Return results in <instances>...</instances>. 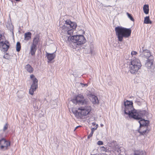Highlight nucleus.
<instances>
[{"mask_svg": "<svg viewBox=\"0 0 155 155\" xmlns=\"http://www.w3.org/2000/svg\"><path fill=\"white\" fill-rule=\"evenodd\" d=\"M142 52L140 54L142 57L146 58L147 59H148V58L149 57L151 58L152 57L150 51L145 49L143 47L142 48Z\"/></svg>", "mask_w": 155, "mask_h": 155, "instance_id": "10", "label": "nucleus"}, {"mask_svg": "<svg viewBox=\"0 0 155 155\" xmlns=\"http://www.w3.org/2000/svg\"><path fill=\"white\" fill-rule=\"evenodd\" d=\"M81 84V86L82 87H84L85 86L87 87V84Z\"/></svg>", "mask_w": 155, "mask_h": 155, "instance_id": "37", "label": "nucleus"}, {"mask_svg": "<svg viewBox=\"0 0 155 155\" xmlns=\"http://www.w3.org/2000/svg\"><path fill=\"white\" fill-rule=\"evenodd\" d=\"M68 26L70 28L75 29L77 25L75 22L71 21V23H70L69 25H68Z\"/></svg>", "mask_w": 155, "mask_h": 155, "instance_id": "20", "label": "nucleus"}, {"mask_svg": "<svg viewBox=\"0 0 155 155\" xmlns=\"http://www.w3.org/2000/svg\"><path fill=\"white\" fill-rule=\"evenodd\" d=\"M8 128V124L7 123H6L4 127V128H3V130L4 131H5V130H6L7 128Z\"/></svg>", "mask_w": 155, "mask_h": 155, "instance_id": "33", "label": "nucleus"}, {"mask_svg": "<svg viewBox=\"0 0 155 155\" xmlns=\"http://www.w3.org/2000/svg\"><path fill=\"white\" fill-rule=\"evenodd\" d=\"M91 101L94 104H97L99 103L97 97L94 95L92 96Z\"/></svg>", "mask_w": 155, "mask_h": 155, "instance_id": "16", "label": "nucleus"}, {"mask_svg": "<svg viewBox=\"0 0 155 155\" xmlns=\"http://www.w3.org/2000/svg\"><path fill=\"white\" fill-rule=\"evenodd\" d=\"M98 127V125L97 124L96 126V127L95 128V127H94V128H92L91 129V131H92V130L93 131V132H94V130H96L97 129V128Z\"/></svg>", "mask_w": 155, "mask_h": 155, "instance_id": "35", "label": "nucleus"}, {"mask_svg": "<svg viewBox=\"0 0 155 155\" xmlns=\"http://www.w3.org/2000/svg\"><path fill=\"white\" fill-rule=\"evenodd\" d=\"M132 101L127 100L124 102V104L125 107L133 106Z\"/></svg>", "mask_w": 155, "mask_h": 155, "instance_id": "17", "label": "nucleus"}, {"mask_svg": "<svg viewBox=\"0 0 155 155\" xmlns=\"http://www.w3.org/2000/svg\"><path fill=\"white\" fill-rule=\"evenodd\" d=\"M71 23V21L70 20H67L65 21V24L66 25V26H68V25H69L70 23Z\"/></svg>", "mask_w": 155, "mask_h": 155, "instance_id": "31", "label": "nucleus"}, {"mask_svg": "<svg viewBox=\"0 0 155 155\" xmlns=\"http://www.w3.org/2000/svg\"><path fill=\"white\" fill-rule=\"evenodd\" d=\"M140 120L138 121L140 124V128H147L149 124V121L143 118L140 119Z\"/></svg>", "mask_w": 155, "mask_h": 155, "instance_id": "11", "label": "nucleus"}, {"mask_svg": "<svg viewBox=\"0 0 155 155\" xmlns=\"http://www.w3.org/2000/svg\"><path fill=\"white\" fill-rule=\"evenodd\" d=\"M3 58L5 59H10V55L8 54L7 53H6L3 56Z\"/></svg>", "mask_w": 155, "mask_h": 155, "instance_id": "30", "label": "nucleus"}, {"mask_svg": "<svg viewBox=\"0 0 155 155\" xmlns=\"http://www.w3.org/2000/svg\"><path fill=\"white\" fill-rule=\"evenodd\" d=\"M31 33L30 32L25 33V39L27 41L30 39L31 38Z\"/></svg>", "mask_w": 155, "mask_h": 155, "instance_id": "21", "label": "nucleus"}, {"mask_svg": "<svg viewBox=\"0 0 155 155\" xmlns=\"http://www.w3.org/2000/svg\"><path fill=\"white\" fill-rule=\"evenodd\" d=\"M10 144V142L6 140L4 138H2L0 140V149L1 150H8Z\"/></svg>", "mask_w": 155, "mask_h": 155, "instance_id": "7", "label": "nucleus"}, {"mask_svg": "<svg viewBox=\"0 0 155 155\" xmlns=\"http://www.w3.org/2000/svg\"><path fill=\"white\" fill-rule=\"evenodd\" d=\"M136 110L134 108L133 106L126 107L124 108V113L128 115L130 118H133L134 116V114Z\"/></svg>", "mask_w": 155, "mask_h": 155, "instance_id": "8", "label": "nucleus"}, {"mask_svg": "<svg viewBox=\"0 0 155 155\" xmlns=\"http://www.w3.org/2000/svg\"><path fill=\"white\" fill-rule=\"evenodd\" d=\"M141 64L140 60L135 58L131 61L130 67V72L132 74H135L141 68Z\"/></svg>", "mask_w": 155, "mask_h": 155, "instance_id": "4", "label": "nucleus"}, {"mask_svg": "<svg viewBox=\"0 0 155 155\" xmlns=\"http://www.w3.org/2000/svg\"><path fill=\"white\" fill-rule=\"evenodd\" d=\"M106 148H105V147L104 146H103L101 147V150L103 151H105Z\"/></svg>", "mask_w": 155, "mask_h": 155, "instance_id": "36", "label": "nucleus"}, {"mask_svg": "<svg viewBox=\"0 0 155 155\" xmlns=\"http://www.w3.org/2000/svg\"><path fill=\"white\" fill-rule=\"evenodd\" d=\"M93 133L94 132H93V131L92 130V131H91V132L90 134L87 136L88 139H89L92 136Z\"/></svg>", "mask_w": 155, "mask_h": 155, "instance_id": "32", "label": "nucleus"}, {"mask_svg": "<svg viewBox=\"0 0 155 155\" xmlns=\"http://www.w3.org/2000/svg\"><path fill=\"white\" fill-rule=\"evenodd\" d=\"M153 61L151 59H147L146 62L145 64V65L148 69L151 68L152 66Z\"/></svg>", "mask_w": 155, "mask_h": 155, "instance_id": "14", "label": "nucleus"}, {"mask_svg": "<svg viewBox=\"0 0 155 155\" xmlns=\"http://www.w3.org/2000/svg\"><path fill=\"white\" fill-rule=\"evenodd\" d=\"M138 132L141 135H144L146 133H147L149 132V130H147V128H141L138 130Z\"/></svg>", "mask_w": 155, "mask_h": 155, "instance_id": "15", "label": "nucleus"}, {"mask_svg": "<svg viewBox=\"0 0 155 155\" xmlns=\"http://www.w3.org/2000/svg\"><path fill=\"white\" fill-rule=\"evenodd\" d=\"M101 127H102L103 126V124H101Z\"/></svg>", "mask_w": 155, "mask_h": 155, "instance_id": "41", "label": "nucleus"}, {"mask_svg": "<svg viewBox=\"0 0 155 155\" xmlns=\"http://www.w3.org/2000/svg\"><path fill=\"white\" fill-rule=\"evenodd\" d=\"M8 44H9V42L6 41L5 42L3 41L0 42V47L2 46L3 51H6L8 50L9 47Z\"/></svg>", "mask_w": 155, "mask_h": 155, "instance_id": "12", "label": "nucleus"}, {"mask_svg": "<svg viewBox=\"0 0 155 155\" xmlns=\"http://www.w3.org/2000/svg\"><path fill=\"white\" fill-rule=\"evenodd\" d=\"M69 28L68 26H66L65 25H63L61 28L62 32L64 34L67 33V31L69 30Z\"/></svg>", "mask_w": 155, "mask_h": 155, "instance_id": "18", "label": "nucleus"}, {"mask_svg": "<svg viewBox=\"0 0 155 155\" xmlns=\"http://www.w3.org/2000/svg\"><path fill=\"white\" fill-rule=\"evenodd\" d=\"M127 14L128 16V17L131 20L134 21V19L132 17L131 15L129 13L127 12Z\"/></svg>", "mask_w": 155, "mask_h": 155, "instance_id": "29", "label": "nucleus"}, {"mask_svg": "<svg viewBox=\"0 0 155 155\" xmlns=\"http://www.w3.org/2000/svg\"><path fill=\"white\" fill-rule=\"evenodd\" d=\"M144 23L146 24H151L152 23L150 19L149 16H146L144 18Z\"/></svg>", "mask_w": 155, "mask_h": 155, "instance_id": "23", "label": "nucleus"}, {"mask_svg": "<svg viewBox=\"0 0 155 155\" xmlns=\"http://www.w3.org/2000/svg\"><path fill=\"white\" fill-rule=\"evenodd\" d=\"M146 113V110H136V111L134 114V116H133L132 118L137 120H139L145 116Z\"/></svg>", "mask_w": 155, "mask_h": 155, "instance_id": "9", "label": "nucleus"}, {"mask_svg": "<svg viewBox=\"0 0 155 155\" xmlns=\"http://www.w3.org/2000/svg\"><path fill=\"white\" fill-rule=\"evenodd\" d=\"M81 126H77V127H76L75 128V129H74V131H75L79 127H80Z\"/></svg>", "mask_w": 155, "mask_h": 155, "instance_id": "39", "label": "nucleus"}, {"mask_svg": "<svg viewBox=\"0 0 155 155\" xmlns=\"http://www.w3.org/2000/svg\"><path fill=\"white\" fill-rule=\"evenodd\" d=\"M21 48V43L19 42H18L16 43V50L17 52L20 51Z\"/></svg>", "mask_w": 155, "mask_h": 155, "instance_id": "27", "label": "nucleus"}, {"mask_svg": "<svg viewBox=\"0 0 155 155\" xmlns=\"http://www.w3.org/2000/svg\"><path fill=\"white\" fill-rule=\"evenodd\" d=\"M30 78L33 81V83L31 85V88L29 90V93L33 95L34 92L38 88V80L36 78L35 76L33 74L30 75Z\"/></svg>", "mask_w": 155, "mask_h": 155, "instance_id": "6", "label": "nucleus"}, {"mask_svg": "<svg viewBox=\"0 0 155 155\" xmlns=\"http://www.w3.org/2000/svg\"><path fill=\"white\" fill-rule=\"evenodd\" d=\"M68 41L69 42H72L77 47L84 44L86 41L84 37L82 35H75L68 36Z\"/></svg>", "mask_w": 155, "mask_h": 155, "instance_id": "2", "label": "nucleus"}, {"mask_svg": "<svg viewBox=\"0 0 155 155\" xmlns=\"http://www.w3.org/2000/svg\"><path fill=\"white\" fill-rule=\"evenodd\" d=\"M25 68L26 70L30 73L32 72L33 71V68L29 64L27 65Z\"/></svg>", "mask_w": 155, "mask_h": 155, "instance_id": "24", "label": "nucleus"}, {"mask_svg": "<svg viewBox=\"0 0 155 155\" xmlns=\"http://www.w3.org/2000/svg\"><path fill=\"white\" fill-rule=\"evenodd\" d=\"M93 124H94V125L95 124H94V123H93Z\"/></svg>", "mask_w": 155, "mask_h": 155, "instance_id": "42", "label": "nucleus"}, {"mask_svg": "<svg viewBox=\"0 0 155 155\" xmlns=\"http://www.w3.org/2000/svg\"><path fill=\"white\" fill-rule=\"evenodd\" d=\"M91 110V107L89 106H86L78 108V110L73 111L74 114L77 118H82L88 114Z\"/></svg>", "mask_w": 155, "mask_h": 155, "instance_id": "3", "label": "nucleus"}, {"mask_svg": "<svg viewBox=\"0 0 155 155\" xmlns=\"http://www.w3.org/2000/svg\"><path fill=\"white\" fill-rule=\"evenodd\" d=\"M74 32V29L70 28H69V30L67 31V33L68 35H70V36H71L73 34Z\"/></svg>", "mask_w": 155, "mask_h": 155, "instance_id": "28", "label": "nucleus"}, {"mask_svg": "<svg viewBox=\"0 0 155 155\" xmlns=\"http://www.w3.org/2000/svg\"><path fill=\"white\" fill-rule=\"evenodd\" d=\"M71 101L74 104L80 105H86L87 103V100L81 94L78 95Z\"/></svg>", "mask_w": 155, "mask_h": 155, "instance_id": "5", "label": "nucleus"}, {"mask_svg": "<svg viewBox=\"0 0 155 155\" xmlns=\"http://www.w3.org/2000/svg\"><path fill=\"white\" fill-rule=\"evenodd\" d=\"M36 46L31 45V53L32 55H34L36 50Z\"/></svg>", "mask_w": 155, "mask_h": 155, "instance_id": "26", "label": "nucleus"}, {"mask_svg": "<svg viewBox=\"0 0 155 155\" xmlns=\"http://www.w3.org/2000/svg\"><path fill=\"white\" fill-rule=\"evenodd\" d=\"M97 144L99 145H101L103 144V143L102 141H99L97 142Z\"/></svg>", "mask_w": 155, "mask_h": 155, "instance_id": "34", "label": "nucleus"}, {"mask_svg": "<svg viewBox=\"0 0 155 155\" xmlns=\"http://www.w3.org/2000/svg\"><path fill=\"white\" fill-rule=\"evenodd\" d=\"M16 2H18L20 1L21 0H15Z\"/></svg>", "mask_w": 155, "mask_h": 155, "instance_id": "40", "label": "nucleus"}, {"mask_svg": "<svg viewBox=\"0 0 155 155\" xmlns=\"http://www.w3.org/2000/svg\"><path fill=\"white\" fill-rule=\"evenodd\" d=\"M115 30L118 41L121 42L122 41L124 37L127 38L129 37L131 32V30L130 28H127L119 26L115 28Z\"/></svg>", "mask_w": 155, "mask_h": 155, "instance_id": "1", "label": "nucleus"}, {"mask_svg": "<svg viewBox=\"0 0 155 155\" xmlns=\"http://www.w3.org/2000/svg\"><path fill=\"white\" fill-rule=\"evenodd\" d=\"M144 12L146 14H147L149 13V8L148 5L145 4L143 5V7Z\"/></svg>", "mask_w": 155, "mask_h": 155, "instance_id": "19", "label": "nucleus"}, {"mask_svg": "<svg viewBox=\"0 0 155 155\" xmlns=\"http://www.w3.org/2000/svg\"><path fill=\"white\" fill-rule=\"evenodd\" d=\"M144 152L142 151L136 150L134 152L133 154L130 155H142L144 154Z\"/></svg>", "mask_w": 155, "mask_h": 155, "instance_id": "22", "label": "nucleus"}, {"mask_svg": "<svg viewBox=\"0 0 155 155\" xmlns=\"http://www.w3.org/2000/svg\"><path fill=\"white\" fill-rule=\"evenodd\" d=\"M38 42H39V38L38 37L35 38L34 39L33 43L32 45L36 47L37 45H38Z\"/></svg>", "mask_w": 155, "mask_h": 155, "instance_id": "25", "label": "nucleus"}, {"mask_svg": "<svg viewBox=\"0 0 155 155\" xmlns=\"http://www.w3.org/2000/svg\"><path fill=\"white\" fill-rule=\"evenodd\" d=\"M46 55L49 61H51L55 57V54L54 53L51 54L46 52Z\"/></svg>", "mask_w": 155, "mask_h": 155, "instance_id": "13", "label": "nucleus"}, {"mask_svg": "<svg viewBox=\"0 0 155 155\" xmlns=\"http://www.w3.org/2000/svg\"><path fill=\"white\" fill-rule=\"evenodd\" d=\"M131 54H137V52L135 51H133L131 52Z\"/></svg>", "mask_w": 155, "mask_h": 155, "instance_id": "38", "label": "nucleus"}]
</instances>
